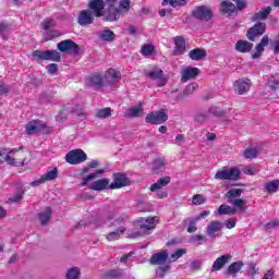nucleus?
Masks as SVG:
<instances>
[{
	"mask_svg": "<svg viewBox=\"0 0 279 279\" xmlns=\"http://www.w3.org/2000/svg\"><path fill=\"white\" fill-rule=\"evenodd\" d=\"M187 221H189L187 232L190 234H193V232H197V226H196L198 221L197 218H190Z\"/></svg>",
	"mask_w": 279,
	"mask_h": 279,
	"instance_id": "5fc2aeb1",
	"label": "nucleus"
},
{
	"mask_svg": "<svg viewBox=\"0 0 279 279\" xmlns=\"http://www.w3.org/2000/svg\"><path fill=\"white\" fill-rule=\"evenodd\" d=\"M80 268H70L65 275L66 279H80Z\"/></svg>",
	"mask_w": 279,
	"mask_h": 279,
	"instance_id": "8fccbe9b",
	"label": "nucleus"
},
{
	"mask_svg": "<svg viewBox=\"0 0 279 279\" xmlns=\"http://www.w3.org/2000/svg\"><path fill=\"white\" fill-rule=\"evenodd\" d=\"M32 57L34 60H51L52 62H59L60 52L58 50H35Z\"/></svg>",
	"mask_w": 279,
	"mask_h": 279,
	"instance_id": "39448f33",
	"label": "nucleus"
},
{
	"mask_svg": "<svg viewBox=\"0 0 279 279\" xmlns=\"http://www.w3.org/2000/svg\"><path fill=\"white\" fill-rule=\"evenodd\" d=\"M56 27V21L52 19H46L44 22H41V29H45L48 32V29H53Z\"/></svg>",
	"mask_w": 279,
	"mask_h": 279,
	"instance_id": "3c124183",
	"label": "nucleus"
},
{
	"mask_svg": "<svg viewBox=\"0 0 279 279\" xmlns=\"http://www.w3.org/2000/svg\"><path fill=\"white\" fill-rule=\"evenodd\" d=\"M231 258L232 255H222L218 257L211 266V271H220V269H223V267H226L227 263H230Z\"/></svg>",
	"mask_w": 279,
	"mask_h": 279,
	"instance_id": "412c9836",
	"label": "nucleus"
},
{
	"mask_svg": "<svg viewBox=\"0 0 279 279\" xmlns=\"http://www.w3.org/2000/svg\"><path fill=\"white\" fill-rule=\"evenodd\" d=\"M184 254H186V250L178 248L171 254L170 258L168 259V263H175V260L182 258Z\"/></svg>",
	"mask_w": 279,
	"mask_h": 279,
	"instance_id": "c03bdc74",
	"label": "nucleus"
},
{
	"mask_svg": "<svg viewBox=\"0 0 279 279\" xmlns=\"http://www.w3.org/2000/svg\"><path fill=\"white\" fill-rule=\"evenodd\" d=\"M243 156L244 158L252 160L258 156V148H246Z\"/></svg>",
	"mask_w": 279,
	"mask_h": 279,
	"instance_id": "de8ad7c7",
	"label": "nucleus"
},
{
	"mask_svg": "<svg viewBox=\"0 0 279 279\" xmlns=\"http://www.w3.org/2000/svg\"><path fill=\"white\" fill-rule=\"evenodd\" d=\"M189 57L191 60H196V61L204 60V58H206V50L195 48L189 52Z\"/></svg>",
	"mask_w": 279,
	"mask_h": 279,
	"instance_id": "c85d7f7f",
	"label": "nucleus"
},
{
	"mask_svg": "<svg viewBox=\"0 0 279 279\" xmlns=\"http://www.w3.org/2000/svg\"><path fill=\"white\" fill-rule=\"evenodd\" d=\"M95 17L96 16L94 15L93 11L83 10L78 13L77 23L82 27H86V25H93V23H95Z\"/></svg>",
	"mask_w": 279,
	"mask_h": 279,
	"instance_id": "9d476101",
	"label": "nucleus"
},
{
	"mask_svg": "<svg viewBox=\"0 0 279 279\" xmlns=\"http://www.w3.org/2000/svg\"><path fill=\"white\" fill-rule=\"evenodd\" d=\"M199 75V68L186 66L181 70V82H189L195 80Z\"/></svg>",
	"mask_w": 279,
	"mask_h": 279,
	"instance_id": "dca6fc26",
	"label": "nucleus"
},
{
	"mask_svg": "<svg viewBox=\"0 0 279 279\" xmlns=\"http://www.w3.org/2000/svg\"><path fill=\"white\" fill-rule=\"evenodd\" d=\"M169 119L167 112L165 110L154 111L146 116V123H150L151 125H160L165 123Z\"/></svg>",
	"mask_w": 279,
	"mask_h": 279,
	"instance_id": "423d86ee",
	"label": "nucleus"
},
{
	"mask_svg": "<svg viewBox=\"0 0 279 279\" xmlns=\"http://www.w3.org/2000/svg\"><path fill=\"white\" fill-rule=\"evenodd\" d=\"M88 8L96 19L106 16V2L104 0H89Z\"/></svg>",
	"mask_w": 279,
	"mask_h": 279,
	"instance_id": "0eeeda50",
	"label": "nucleus"
},
{
	"mask_svg": "<svg viewBox=\"0 0 279 279\" xmlns=\"http://www.w3.org/2000/svg\"><path fill=\"white\" fill-rule=\"evenodd\" d=\"M97 167H99V160H97V159H94V160H92L89 163H87V166L86 167H84L82 170H81V172H80V174L78 175H86V173H88V171H90V169H97Z\"/></svg>",
	"mask_w": 279,
	"mask_h": 279,
	"instance_id": "37998d69",
	"label": "nucleus"
},
{
	"mask_svg": "<svg viewBox=\"0 0 279 279\" xmlns=\"http://www.w3.org/2000/svg\"><path fill=\"white\" fill-rule=\"evenodd\" d=\"M222 14H227V16H232L234 12H236V5L230 1H223L221 4Z\"/></svg>",
	"mask_w": 279,
	"mask_h": 279,
	"instance_id": "cd10ccee",
	"label": "nucleus"
},
{
	"mask_svg": "<svg viewBox=\"0 0 279 279\" xmlns=\"http://www.w3.org/2000/svg\"><path fill=\"white\" fill-rule=\"evenodd\" d=\"M171 182L170 177L160 178L156 183L150 185L151 193H156V191L165 190L163 186H167Z\"/></svg>",
	"mask_w": 279,
	"mask_h": 279,
	"instance_id": "a878e982",
	"label": "nucleus"
},
{
	"mask_svg": "<svg viewBox=\"0 0 279 279\" xmlns=\"http://www.w3.org/2000/svg\"><path fill=\"white\" fill-rule=\"evenodd\" d=\"M195 121H197V123H206L207 121H210V113H208L207 111H198L195 116H194Z\"/></svg>",
	"mask_w": 279,
	"mask_h": 279,
	"instance_id": "c9c22d12",
	"label": "nucleus"
},
{
	"mask_svg": "<svg viewBox=\"0 0 279 279\" xmlns=\"http://www.w3.org/2000/svg\"><path fill=\"white\" fill-rule=\"evenodd\" d=\"M154 51H156V48L151 44H145L141 48L142 56H145L146 58H149V56H153Z\"/></svg>",
	"mask_w": 279,
	"mask_h": 279,
	"instance_id": "a19ab883",
	"label": "nucleus"
},
{
	"mask_svg": "<svg viewBox=\"0 0 279 279\" xmlns=\"http://www.w3.org/2000/svg\"><path fill=\"white\" fill-rule=\"evenodd\" d=\"M158 221H160V218L158 216L148 217V218H142L138 220L141 230H154L156 226H158Z\"/></svg>",
	"mask_w": 279,
	"mask_h": 279,
	"instance_id": "4468645a",
	"label": "nucleus"
},
{
	"mask_svg": "<svg viewBox=\"0 0 279 279\" xmlns=\"http://www.w3.org/2000/svg\"><path fill=\"white\" fill-rule=\"evenodd\" d=\"M47 128V124L40 120H33L28 122L25 126V132L28 135L38 134V132H43Z\"/></svg>",
	"mask_w": 279,
	"mask_h": 279,
	"instance_id": "9b49d317",
	"label": "nucleus"
},
{
	"mask_svg": "<svg viewBox=\"0 0 279 279\" xmlns=\"http://www.w3.org/2000/svg\"><path fill=\"white\" fill-rule=\"evenodd\" d=\"M123 186H130V179L125 174L117 173L113 175V182L111 183V190L123 189Z\"/></svg>",
	"mask_w": 279,
	"mask_h": 279,
	"instance_id": "a211bd4d",
	"label": "nucleus"
},
{
	"mask_svg": "<svg viewBox=\"0 0 279 279\" xmlns=\"http://www.w3.org/2000/svg\"><path fill=\"white\" fill-rule=\"evenodd\" d=\"M241 170L239 168H222L215 174V180H239Z\"/></svg>",
	"mask_w": 279,
	"mask_h": 279,
	"instance_id": "7ed1b4c3",
	"label": "nucleus"
},
{
	"mask_svg": "<svg viewBox=\"0 0 279 279\" xmlns=\"http://www.w3.org/2000/svg\"><path fill=\"white\" fill-rule=\"evenodd\" d=\"M197 88H199V85L197 83H192L184 88L183 95H193Z\"/></svg>",
	"mask_w": 279,
	"mask_h": 279,
	"instance_id": "6e6d98bb",
	"label": "nucleus"
},
{
	"mask_svg": "<svg viewBox=\"0 0 279 279\" xmlns=\"http://www.w3.org/2000/svg\"><path fill=\"white\" fill-rule=\"evenodd\" d=\"M229 204L236 206L239 210H245V204H247L244 199L235 198L229 199Z\"/></svg>",
	"mask_w": 279,
	"mask_h": 279,
	"instance_id": "603ef678",
	"label": "nucleus"
},
{
	"mask_svg": "<svg viewBox=\"0 0 279 279\" xmlns=\"http://www.w3.org/2000/svg\"><path fill=\"white\" fill-rule=\"evenodd\" d=\"M242 268H243V262H234L228 267L227 275L236 276V274H239Z\"/></svg>",
	"mask_w": 279,
	"mask_h": 279,
	"instance_id": "7c9ffc66",
	"label": "nucleus"
},
{
	"mask_svg": "<svg viewBox=\"0 0 279 279\" xmlns=\"http://www.w3.org/2000/svg\"><path fill=\"white\" fill-rule=\"evenodd\" d=\"M130 12V0H120V7L108 8V14L106 21L114 22L119 19V14H125Z\"/></svg>",
	"mask_w": 279,
	"mask_h": 279,
	"instance_id": "f257e3e1",
	"label": "nucleus"
},
{
	"mask_svg": "<svg viewBox=\"0 0 279 279\" xmlns=\"http://www.w3.org/2000/svg\"><path fill=\"white\" fill-rule=\"evenodd\" d=\"M105 279H114V278H123V270L121 269H110L104 274Z\"/></svg>",
	"mask_w": 279,
	"mask_h": 279,
	"instance_id": "72a5a7b5",
	"label": "nucleus"
},
{
	"mask_svg": "<svg viewBox=\"0 0 279 279\" xmlns=\"http://www.w3.org/2000/svg\"><path fill=\"white\" fill-rule=\"evenodd\" d=\"M207 112L209 113V117L210 114H213L214 117H223L226 114V112H223V110L218 107H209L207 109Z\"/></svg>",
	"mask_w": 279,
	"mask_h": 279,
	"instance_id": "864d4df0",
	"label": "nucleus"
},
{
	"mask_svg": "<svg viewBox=\"0 0 279 279\" xmlns=\"http://www.w3.org/2000/svg\"><path fill=\"white\" fill-rule=\"evenodd\" d=\"M265 29H267V25H265V23H256L247 33L248 40H255L257 36H263L265 34Z\"/></svg>",
	"mask_w": 279,
	"mask_h": 279,
	"instance_id": "f3484780",
	"label": "nucleus"
},
{
	"mask_svg": "<svg viewBox=\"0 0 279 279\" xmlns=\"http://www.w3.org/2000/svg\"><path fill=\"white\" fill-rule=\"evenodd\" d=\"M165 159L158 158L153 162V171L154 173H160V171H165L166 167Z\"/></svg>",
	"mask_w": 279,
	"mask_h": 279,
	"instance_id": "e433bc0d",
	"label": "nucleus"
},
{
	"mask_svg": "<svg viewBox=\"0 0 279 279\" xmlns=\"http://www.w3.org/2000/svg\"><path fill=\"white\" fill-rule=\"evenodd\" d=\"M252 87V81L248 78H241L234 82L233 88L238 95H245Z\"/></svg>",
	"mask_w": 279,
	"mask_h": 279,
	"instance_id": "f8f14e48",
	"label": "nucleus"
},
{
	"mask_svg": "<svg viewBox=\"0 0 279 279\" xmlns=\"http://www.w3.org/2000/svg\"><path fill=\"white\" fill-rule=\"evenodd\" d=\"M162 5H171L172 8H182V5H186V0H163Z\"/></svg>",
	"mask_w": 279,
	"mask_h": 279,
	"instance_id": "a18cd8bd",
	"label": "nucleus"
},
{
	"mask_svg": "<svg viewBox=\"0 0 279 279\" xmlns=\"http://www.w3.org/2000/svg\"><path fill=\"white\" fill-rule=\"evenodd\" d=\"M252 49H254V44L247 40L241 39L235 44V51H239V53H250Z\"/></svg>",
	"mask_w": 279,
	"mask_h": 279,
	"instance_id": "4be33fe9",
	"label": "nucleus"
},
{
	"mask_svg": "<svg viewBox=\"0 0 279 279\" xmlns=\"http://www.w3.org/2000/svg\"><path fill=\"white\" fill-rule=\"evenodd\" d=\"M46 69H47V71H48V73H49L50 75H53V74H56V72L58 71V64L51 63V64L47 65Z\"/></svg>",
	"mask_w": 279,
	"mask_h": 279,
	"instance_id": "338daca9",
	"label": "nucleus"
},
{
	"mask_svg": "<svg viewBox=\"0 0 279 279\" xmlns=\"http://www.w3.org/2000/svg\"><path fill=\"white\" fill-rule=\"evenodd\" d=\"M65 160L69 165H82V162L88 160V155H86L84 150L77 148L69 151L65 155Z\"/></svg>",
	"mask_w": 279,
	"mask_h": 279,
	"instance_id": "f03ea898",
	"label": "nucleus"
},
{
	"mask_svg": "<svg viewBox=\"0 0 279 279\" xmlns=\"http://www.w3.org/2000/svg\"><path fill=\"white\" fill-rule=\"evenodd\" d=\"M44 182H51L58 178V168H53L41 175Z\"/></svg>",
	"mask_w": 279,
	"mask_h": 279,
	"instance_id": "f704fd0d",
	"label": "nucleus"
},
{
	"mask_svg": "<svg viewBox=\"0 0 279 279\" xmlns=\"http://www.w3.org/2000/svg\"><path fill=\"white\" fill-rule=\"evenodd\" d=\"M105 80L108 84H117L121 82V73L111 68L105 72Z\"/></svg>",
	"mask_w": 279,
	"mask_h": 279,
	"instance_id": "6ab92c4d",
	"label": "nucleus"
},
{
	"mask_svg": "<svg viewBox=\"0 0 279 279\" xmlns=\"http://www.w3.org/2000/svg\"><path fill=\"white\" fill-rule=\"evenodd\" d=\"M225 226L228 230H232V228H235L236 226V218H230L225 222Z\"/></svg>",
	"mask_w": 279,
	"mask_h": 279,
	"instance_id": "e2e57ef3",
	"label": "nucleus"
},
{
	"mask_svg": "<svg viewBox=\"0 0 279 279\" xmlns=\"http://www.w3.org/2000/svg\"><path fill=\"white\" fill-rule=\"evenodd\" d=\"M266 88H269L270 90H278L279 82L276 81V77L271 76L269 78V81L267 82Z\"/></svg>",
	"mask_w": 279,
	"mask_h": 279,
	"instance_id": "4d7b16f0",
	"label": "nucleus"
},
{
	"mask_svg": "<svg viewBox=\"0 0 279 279\" xmlns=\"http://www.w3.org/2000/svg\"><path fill=\"white\" fill-rule=\"evenodd\" d=\"M174 45V56H182L186 51V41L182 37H175Z\"/></svg>",
	"mask_w": 279,
	"mask_h": 279,
	"instance_id": "b1692460",
	"label": "nucleus"
},
{
	"mask_svg": "<svg viewBox=\"0 0 279 279\" xmlns=\"http://www.w3.org/2000/svg\"><path fill=\"white\" fill-rule=\"evenodd\" d=\"M258 271V267H256V265H252L248 269V276L254 279L257 276Z\"/></svg>",
	"mask_w": 279,
	"mask_h": 279,
	"instance_id": "69168bd1",
	"label": "nucleus"
},
{
	"mask_svg": "<svg viewBox=\"0 0 279 279\" xmlns=\"http://www.w3.org/2000/svg\"><path fill=\"white\" fill-rule=\"evenodd\" d=\"M143 114V104H140L138 106L129 108L124 112V117H129V119H136Z\"/></svg>",
	"mask_w": 279,
	"mask_h": 279,
	"instance_id": "393cba45",
	"label": "nucleus"
},
{
	"mask_svg": "<svg viewBox=\"0 0 279 279\" xmlns=\"http://www.w3.org/2000/svg\"><path fill=\"white\" fill-rule=\"evenodd\" d=\"M124 232H125V228L121 227L119 230L110 232L107 235V240H109V241H117V240H119V236H121V234H123Z\"/></svg>",
	"mask_w": 279,
	"mask_h": 279,
	"instance_id": "09e8293b",
	"label": "nucleus"
},
{
	"mask_svg": "<svg viewBox=\"0 0 279 279\" xmlns=\"http://www.w3.org/2000/svg\"><path fill=\"white\" fill-rule=\"evenodd\" d=\"M271 13V8L267 7L266 9L259 11L253 16V21H265L267 16Z\"/></svg>",
	"mask_w": 279,
	"mask_h": 279,
	"instance_id": "4c0bfd02",
	"label": "nucleus"
},
{
	"mask_svg": "<svg viewBox=\"0 0 279 279\" xmlns=\"http://www.w3.org/2000/svg\"><path fill=\"white\" fill-rule=\"evenodd\" d=\"M100 40H105L107 43H111V40H114V32L110 29H105L99 33Z\"/></svg>",
	"mask_w": 279,
	"mask_h": 279,
	"instance_id": "ea45409f",
	"label": "nucleus"
},
{
	"mask_svg": "<svg viewBox=\"0 0 279 279\" xmlns=\"http://www.w3.org/2000/svg\"><path fill=\"white\" fill-rule=\"evenodd\" d=\"M86 85L94 90L104 88V77L100 74H94L86 78Z\"/></svg>",
	"mask_w": 279,
	"mask_h": 279,
	"instance_id": "2eb2a0df",
	"label": "nucleus"
},
{
	"mask_svg": "<svg viewBox=\"0 0 279 279\" xmlns=\"http://www.w3.org/2000/svg\"><path fill=\"white\" fill-rule=\"evenodd\" d=\"M218 215H236V208L229 205H221L218 208Z\"/></svg>",
	"mask_w": 279,
	"mask_h": 279,
	"instance_id": "58836bf2",
	"label": "nucleus"
},
{
	"mask_svg": "<svg viewBox=\"0 0 279 279\" xmlns=\"http://www.w3.org/2000/svg\"><path fill=\"white\" fill-rule=\"evenodd\" d=\"M14 154H16V150H11L8 154L3 151V162H8V165H12L13 167H23L25 161H16V159H14Z\"/></svg>",
	"mask_w": 279,
	"mask_h": 279,
	"instance_id": "5701e85b",
	"label": "nucleus"
},
{
	"mask_svg": "<svg viewBox=\"0 0 279 279\" xmlns=\"http://www.w3.org/2000/svg\"><path fill=\"white\" fill-rule=\"evenodd\" d=\"M105 172H106V170L98 169L96 172L89 173L88 175L83 178V180L81 182V186H88V182L95 180L96 178H98V175H101Z\"/></svg>",
	"mask_w": 279,
	"mask_h": 279,
	"instance_id": "c756f323",
	"label": "nucleus"
},
{
	"mask_svg": "<svg viewBox=\"0 0 279 279\" xmlns=\"http://www.w3.org/2000/svg\"><path fill=\"white\" fill-rule=\"evenodd\" d=\"M223 228V222L220 221H211L207 226V234L208 236H215L217 232H219Z\"/></svg>",
	"mask_w": 279,
	"mask_h": 279,
	"instance_id": "bb28decb",
	"label": "nucleus"
},
{
	"mask_svg": "<svg viewBox=\"0 0 279 279\" xmlns=\"http://www.w3.org/2000/svg\"><path fill=\"white\" fill-rule=\"evenodd\" d=\"M71 112L75 114V117H81V118L86 117V111L81 107L71 108Z\"/></svg>",
	"mask_w": 279,
	"mask_h": 279,
	"instance_id": "bf43d9fd",
	"label": "nucleus"
},
{
	"mask_svg": "<svg viewBox=\"0 0 279 279\" xmlns=\"http://www.w3.org/2000/svg\"><path fill=\"white\" fill-rule=\"evenodd\" d=\"M271 228H279V221L272 220L266 225V230H271Z\"/></svg>",
	"mask_w": 279,
	"mask_h": 279,
	"instance_id": "774afa93",
	"label": "nucleus"
},
{
	"mask_svg": "<svg viewBox=\"0 0 279 279\" xmlns=\"http://www.w3.org/2000/svg\"><path fill=\"white\" fill-rule=\"evenodd\" d=\"M264 189L267 191V193H278L279 180H272L265 183Z\"/></svg>",
	"mask_w": 279,
	"mask_h": 279,
	"instance_id": "473e14b6",
	"label": "nucleus"
},
{
	"mask_svg": "<svg viewBox=\"0 0 279 279\" xmlns=\"http://www.w3.org/2000/svg\"><path fill=\"white\" fill-rule=\"evenodd\" d=\"M204 202H206V198L202 194H196L192 198V204H194V206H202Z\"/></svg>",
	"mask_w": 279,
	"mask_h": 279,
	"instance_id": "13d9d810",
	"label": "nucleus"
},
{
	"mask_svg": "<svg viewBox=\"0 0 279 279\" xmlns=\"http://www.w3.org/2000/svg\"><path fill=\"white\" fill-rule=\"evenodd\" d=\"M167 260H169V253H167V251H161L151 256L150 265H165Z\"/></svg>",
	"mask_w": 279,
	"mask_h": 279,
	"instance_id": "aec40b11",
	"label": "nucleus"
},
{
	"mask_svg": "<svg viewBox=\"0 0 279 279\" xmlns=\"http://www.w3.org/2000/svg\"><path fill=\"white\" fill-rule=\"evenodd\" d=\"M192 16L198 21H210L213 19V11L208 7H196L192 11Z\"/></svg>",
	"mask_w": 279,
	"mask_h": 279,
	"instance_id": "1a4fd4ad",
	"label": "nucleus"
},
{
	"mask_svg": "<svg viewBox=\"0 0 279 279\" xmlns=\"http://www.w3.org/2000/svg\"><path fill=\"white\" fill-rule=\"evenodd\" d=\"M60 37V32L58 31H49L45 34V40H51L52 38Z\"/></svg>",
	"mask_w": 279,
	"mask_h": 279,
	"instance_id": "052dcab7",
	"label": "nucleus"
},
{
	"mask_svg": "<svg viewBox=\"0 0 279 279\" xmlns=\"http://www.w3.org/2000/svg\"><path fill=\"white\" fill-rule=\"evenodd\" d=\"M155 193L158 199H165V197H168L169 195L166 190H156Z\"/></svg>",
	"mask_w": 279,
	"mask_h": 279,
	"instance_id": "0e129e2a",
	"label": "nucleus"
},
{
	"mask_svg": "<svg viewBox=\"0 0 279 279\" xmlns=\"http://www.w3.org/2000/svg\"><path fill=\"white\" fill-rule=\"evenodd\" d=\"M23 199V192H17L15 195L9 198L10 204H16V202H21Z\"/></svg>",
	"mask_w": 279,
	"mask_h": 279,
	"instance_id": "680f3d73",
	"label": "nucleus"
},
{
	"mask_svg": "<svg viewBox=\"0 0 279 279\" xmlns=\"http://www.w3.org/2000/svg\"><path fill=\"white\" fill-rule=\"evenodd\" d=\"M242 194H243L242 189H231L227 192L226 197L228 202H230V199H236V197H241Z\"/></svg>",
	"mask_w": 279,
	"mask_h": 279,
	"instance_id": "79ce46f5",
	"label": "nucleus"
},
{
	"mask_svg": "<svg viewBox=\"0 0 279 279\" xmlns=\"http://www.w3.org/2000/svg\"><path fill=\"white\" fill-rule=\"evenodd\" d=\"M88 189L90 191H108V189H112V185L110 183V179H98L94 181L90 184H87Z\"/></svg>",
	"mask_w": 279,
	"mask_h": 279,
	"instance_id": "ddd939ff",
	"label": "nucleus"
},
{
	"mask_svg": "<svg viewBox=\"0 0 279 279\" xmlns=\"http://www.w3.org/2000/svg\"><path fill=\"white\" fill-rule=\"evenodd\" d=\"M57 49L61 51V53H72L73 56L80 54V46L75 44V41L71 39H65L60 41L57 45Z\"/></svg>",
	"mask_w": 279,
	"mask_h": 279,
	"instance_id": "20e7f679",
	"label": "nucleus"
},
{
	"mask_svg": "<svg viewBox=\"0 0 279 279\" xmlns=\"http://www.w3.org/2000/svg\"><path fill=\"white\" fill-rule=\"evenodd\" d=\"M147 77H150L158 86H165L167 78L159 68H153L151 70H145Z\"/></svg>",
	"mask_w": 279,
	"mask_h": 279,
	"instance_id": "6e6552de",
	"label": "nucleus"
},
{
	"mask_svg": "<svg viewBox=\"0 0 279 279\" xmlns=\"http://www.w3.org/2000/svg\"><path fill=\"white\" fill-rule=\"evenodd\" d=\"M41 226H47L51 220V208L47 207L44 211L38 215Z\"/></svg>",
	"mask_w": 279,
	"mask_h": 279,
	"instance_id": "2f4dec72",
	"label": "nucleus"
},
{
	"mask_svg": "<svg viewBox=\"0 0 279 279\" xmlns=\"http://www.w3.org/2000/svg\"><path fill=\"white\" fill-rule=\"evenodd\" d=\"M108 117H112L111 108H102V109L98 110L96 113L97 119H108Z\"/></svg>",
	"mask_w": 279,
	"mask_h": 279,
	"instance_id": "49530a36",
	"label": "nucleus"
}]
</instances>
